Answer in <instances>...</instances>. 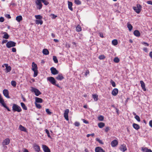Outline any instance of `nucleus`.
<instances>
[{"label": "nucleus", "mask_w": 152, "mask_h": 152, "mask_svg": "<svg viewBox=\"0 0 152 152\" xmlns=\"http://www.w3.org/2000/svg\"><path fill=\"white\" fill-rule=\"evenodd\" d=\"M32 70L34 72V77H36L38 74L37 67V65L34 62H32Z\"/></svg>", "instance_id": "nucleus-1"}, {"label": "nucleus", "mask_w": 152, "mask_h": 152, "mask_svg": "<svg viewBox=\"0 0 152 152\" xmlns=\"http://www.w3.org/2000/svg\"><path fill=\"white\" fill-rule=\"evenodd\" d=\"M12 110L14 112L17 111L18 112H20L22 111V109L20 107L15 104H13Z\"/></svg>", "instance_id": "nucleus-2"}, {"label": "nucleus", "mask_w": 152, "mask_h": 152, "mask_svg": "<svg viewBox=\"0 0 152 152\" xmlns=\"http://www.w3.org/2000/svg\"><path fill=\"white\" fill-rule=\"evenodd\" d=\"M141 6L140 4H137V5L136 7H133V9L136 13L139 14L141 11Z\"/></svg>", "instance_id": "nucleus-3"}, {"label": "nucleus", "mask_w": 152, "mask_h": 152, "mask_svg": "<svg viewBox=\"0 0 152 152\" xmlns=\"http://www.w3.org/2000/svg\"><path fill=\"white\" fill-rule=\"evenodd\" d=\"M42 1V0H35L37 8L39 10H41L42 8V5L41 3Z\"/></svg>", "instance_id": "nucleus-4"}, {"label": "nucleus", "mask_w": 152, "mask_h": 152, "mask_svg": "<svg viewBox=\"0 0 152 152\" xmlns=\"http://www.w3.org/2000/svg\"><path fill=\"white\" fill-rule=\"evenodd\" d=\"M16 43L15 42L12 41H10L7 43L6 46L8 48H9L15 46L16 45Z\"/></svg>", "instance_id": "nucleus-5"}, {"label": "nucleus", "mask_w": 152, "mask_h": 152, "mask_svg": "<svg viewBox=\"0 0 152 152\" xmlns=\"http://www.w3.org/2000/svg\"><path fill=\"white\" fill-rule=\"evenodd\" d=\"M31 91L32 92H34L35 93V95L38 96L39 95L41 94V92L37 88L34 87H32Z\"/></svg>", "instance_id": "nucleus-6"}, {"label": "nucleus", "mask_w": 152, "mask_h": 152, "mask_svg": "<svg viewBox=\"0 0 152 152\" xmlns=\"http://www.w3.org/2000/svg\"><path fill=\"white\" fill-rule=\"evenodd\" d=\"M47 80L48 81H49L53 85L55 84L56 83V81L55 78L52 77H47Z\"/></svg>", "instance_id": "nucleus-7"}, {"label": "nucleus", "mask_w": 152, "mask_h": 152, "mask_svg": "<svg viewBox=\"0 0 152 152\" xmlns=\"http://www.w3.org/2000/svg\"><path fill=\"white\" fill-rule=\"evenodd\" d=\"M69 112V110L68 109H66L65 111L64 114V117L66 121L69 120V118H68V113Z\"/></svg>", "instance_id": "nucleus-8"}, {"label": "nucleus", "mask_w": 152, "mask_h": 152, "mask_svg": "<svg viewBox=\"0 0 152 152\" xmlns=\"http://www.w3.org/2000/svg\"><path fill=\"white\" fill-rule=\"evenodd\" d=\"M50 70L52 74L53 75L57 74L58 73V71L57 70L56 68L53 67H52L51 68Z\"/></svg>", "instance_id": "nucleus-9"}, {"label": "nucleus", "mask_w": 152, "mask_h": 152, "mask_svg": "<svg viewBox=\"0 0 152 152\" xmlns=\"http://www.w3.org/2000/svg\"><path fill=\"white\" fill-rule=\"evenodd\" d=\"M42 148L44 152H50V150L46 145H42Z\"/></svg>", "instance_id": "nucleus-10"}, {"label": "nucleus", "mask_w": 152, "mask_h": 152, "mask_svg": "<svg viewBox=\"0 0 152 152\" xmlns=\"http://www.w3.org/2000/svg\"><path fill=\"white\" fill-rule=\"evenodd\" d=\"M3 94L4 96L7 98H10V97L9 95V92L7 90L5 89L3 90Z\"/></svg>", "instance_id": "nucleus-11"}, {"label": "nucleus", "mask_w": 152, "mask_h": 152, "mask_svg": "<svg viewBox=\"0 0 152 152\" xmlns=\"http://www.w3.org/2000/svg\"><path fill=\"white\" fill-rule=\"evenodd\" d=\"M120 150L123 152H124L127 150L126 145L124 144L121 145L120 147Z\"/></svg>", "instance_id": "nucleus-12"}, {"label": "nucleus", "mask_w": 152, "mask_h": 152, "mask_svg": "<svg viewBox=\"0 0 152 152\" xmlns=\"http://www.w3.org/2000/svg\"><path fill=\"white\" fill-rule=\"evenodd\" d=\"M10 142V140L9 138H6L2 142V144L3 145H8Z\"/></svg>", "instance_id": "nucleus-13"}, {"label": "nucleus", "mask_w": 152, "mask_h": 152, "mask_svg": "<svg viewBox=\"0 0 152 152\" xmlns=\"http://www.w3.org/2000/svg\"><path fill=\"white\" fill-rule=\"evenodd\" d=\"M33 147L35 151H37V152H39L40 151V147L39 145L37 144H34V145Z\"/></svg>", "instance_id": "nucleus-14"}, {"label": "nucleus", "mask_w": 152, "mask_h": 152, "mask_svg": "<svg viewBox=\"0 0 152 152\" xmlns=\"http://www.w3.org/2000/svg\"><path fill=\"white\" fill-rule=\"evenodd\" d=\"M95 152H105V151L101 147H96L95 149Z\"/></svg>", "instance_id": "nucleus-15"}, {"label": "nucleus", "mask_w": 152, "mask_h": 152, "mask_svg": "<svg viewBox=\"0 0 152 152\" xmlns=\"http://www.w3.org/2000/svg\"><path fill=\"white\" fill-rule=\"evenodd\" d=\"M4 65L6 67V73H8L10 72L11 70V67L10 66H8V64H5Z\"/></svg>", "instance_id": "nucleus-16"}, {"label": "nucleus", "mask_w": 152, "mask_h": 152, "mask_svg": "<svg viewBox=\"0 0 152 152\" xmlns=\"http://www.w3.org/2000/svg\"><path fill=\"white\" fill-rule=\"evenodd\" d=\"M118 144V142L117 140H115L111 142V145L112 147H115Z\"/></svg>", "instance_id": "nucleus-17"}, {"label": "nucleus", "mask_w": 152, "mask_h": 152, "mask_svg": "<svg viewBox=\"0 0 152 152\" xmlns=\"http://www.w3.org/2000/svg\"><path fill=\"white\" fill-rule=\"evenodd\" d=\"M118 93V90L117 88H114L112 91V94L114 96H116Z\"/></svg>", "instance_id": "nucleus-18"}, {"label": "nucleus", "mask_w": 152, "mask_h": 152, "mask_svg": "<svg viewBox=\"0 0 152 152\" xmlns=\"http://www.w3.org/2000/svg\"><path fill=\"white\" fill-rule=\"evenodd\" d=\"M140 83L141 84V86L144 91H145L146 90V89L145 88V84L143 81L142 80H141L140 81Z\"/></svg>", "instance_id": "nucleus-19"}, {"label": "nucleus", "mask_w": 152, "mask_h": 152, "mask_svg": "<svg viewBox=\"0 0 152 152\" xmlns=\"http://www.w3.org/2000/svg\"><path fill=\"white\" fill-rule=\"evenodd\" d=\"M64 78V77H63L62 74H59L56 77V79L57 80L60 81L61 80Z\"/></svg>", "instance_id": "nucleus-20"}, {"label": "nucleus", "mask_w": 152, "mask_h": 152, "mask_svg": "<svg viewBox=\"0 0 152 152\" xmlns=\"http://www.w3.org/2000/svg\"><path fill=\"white\" fill-rule=\"evenodd\" d=\"M142 150L143 152H152L151 149H149L146 147H142Z\"/></svg>", "instance_id": "nucleus-21"}, {"label": "nucleus", "mask_w": 152, "mask_h": 152, "mask_svg": "<svg viewBox=\"0 0 152 152\" xmlns=\"http://www.w3.org/2000/svg\"><path fill=\"white\" fill-rule=\"evenodd\" d=\"M134 34L137 37H139L140 36V34L139 31L137 30H135L134 32Z\"/></svg>", "instance_id": "nucleus-22"}, {"label": "nucleus", "mask_w": 152, "mask_h": 152, "mask_svg": "<svg viewBox=\"0 0 152 152\" xmlns=\"http://www.w3.org/2000/svg\"><path fill=\"white\" fill-rule=\"evenodd\" d=\"M68 6L69 9L71 11L73 10V8L72 7V4L71 2L68 1Z\"/></svg>", "instance_id": "nucleus-23"}, {"label": "nucleus", "mask_w": 152, "mask_h": 152, "mask_svg": "<svg viewBox=\"0 0 152 152\" xmlns=\"http://www.w3.org/2000/svg\"><path fill=\"white\" fill-rule=\"evenodd\" d=\"M19 129L21 131L24 132H26V128L23 126L22 125H20L19 126Z\"/></svg>", "instance_id": "nucleus-24"}, {"label": "nucleus", "mask_w": 152, "mask_h": 152, "mask_svg": "<svg viewBox=\"0 0 152 152\" xmlns=\"http://www.w3.org/2000/svg\"><path fill=\"white\" fill-rule=\"evenodd\" d=\"M133 127L136 130H138L140 128V126L137 124L133 123L132 125Z\"/></svg>", "instance_id": "nucleus-25"}, {"label": "nucleus", "mask_w": 152, "mask_h": 152, "mask_svg": "<svg viewBox=\"0 0 152 152\" xmlns=\"http://www.w3.org/2000/svg\"><path fill=\"white\" fill-rule=\"evenodd\" d=\"M43 100L42 99L40 98H39L37 97H36L35 98V102L37 103H42V102Z\"/></svg>", "instance_id": "nucleus-26"}, {"label": "nucleus", "mask_w": 152, "mask_h": 152, "mask_svg": "<svg viewBox=\"0 0 152 152\" xmlns=\"http://www.w3.org/2000/svg\"><path fill=\"white\" fill-rule=\"evenodd\" d=\"M127 26L128 28L129 31H131L132 29L133 26H132L129 23V22H128L127 24Z\"/></svg>", "instance_id": "nucleus-27"}, {"label": "nucleus", "mask_w": 152, "mask_h": 152, "mask_svg": "<svg viewBox=\"0 0 152 152\" xmlns=\"http://www.w3.org/2000/svg\"><path fill=\"white\" fill-rule=\"evenodd\" d=\"M98 127L100 128H102L105 126V124L103 122H100L98 124Z\"/></svg>", "instance_id": "nucleus-28"}, {"label": "nucleus", "mask_w": 152, "mask_h": 152, "mask_svg": "<svg viewBox=\"0 0 152 152\" xmlns=\"http://www.w3.org/2000/svg\"><path fill=\"white\" fill-rule=\"evenodd\" d=\"M16 20L18 22H20L22 20V16L21 15L17 16L16 17Z\"/></svg>", "instance_id": "nucleus-29"}, {"label": "nucleus", "mask_w": 152, "mask_h": 152, "mask_svg": "<svg viewBox=\"0 0 152 152\" xmlns=\"http://www.w3.org/2000/svg\"><path fill=\"white\" fill-rule=\"evenodd\" d=\"M42 53L44 55H47L49 54V52L47 49H44L42 50Z\"/></svg>", "instance_id": "nucleus-30"}, {"label": "nucleus", "mask_w": 152, "mask_h": 152, "mask_svg": "<svg viewBox=\"0 0 152 152\" xmlns=\"http://www.w3.org/2000/svg\"><path fill=\"white\" fill-rule=\"evenodd\" d=\"M20 104L21 106L22 107L23 110H27V107L25 105V104H24V103L23 102H21Z\"/></svg>", "instance_id": "nucleus-31"}, {"label": "nucleus", "mask_w": 152, "mask_h": 152, "mask_svg": "<svg viewBox=\"0 0 152 152\" xmlns=\"http://www.w3.org/2000/svg\"><path fill=\"white\" fill-rule=\"evenodd\" d=\"M3 34H4V35L3 36V38L6 39H8L9 38V36L7 33L6 32H4L3 33Z\"/></svg>", "instance_id": "nucleus-32"}, {"label": "nucleus", "mask_w": 152, "mask_h": 152, "mask_svg": "<svg viewBox=\"0 0 152 152\" xmlns=\"http://www.w3.org/2000/svg\"><path fill=\"white\" fill-rule=\"evenodd\" d=\"M95 101H97L98 99V96L96 94H93L92 95Z\"/></svg>", "instance_id": "nucleus-33"}, {"label": "nucleus", "mask_w": 152, "mask_h": 152, "mask_svg": "<svg viewBox=\"0 0 152 152\" xmlns=\"http://www.w3.org/2000/svg\"><path fill=\"white\" fill-rule=\"evenodd\" d=\"M35 23L37 24H40V25H42L43 23V21L41 20H35Z\"/></svg>", "instance_id": "nucleus-34"}, {"label": "nucleus", "mask_w": 152, "mask_h": 152, "mask_svg": "<svg viewBox=\"0 0 152 152\" xmlns=\"http://www.w3.org/2000/svg\"><path fill=\"white\" fill-rule=\"evenodd\" d=\"M112 42V44L114 46L117 45L118 44V41L116 39H114L113 40Z\"/></svg>", "instance_id": "nucleus-35"}, {"label": "nucleus", "mask_w": 152, "mask_h": 152, "mask_svg": "<svg viewBox=\"0 0 152 152\" xmlns=\"http://www.w3.org/2000/svg\"><path fill=\"white\" fill-rule=\"evenodd\" d=\"M76 31L78 32L80 31H81V28L79 25H78L76 28Z\"/></svg>", "instance_id": "nucleus-36"}, {"label": "nucleus", "mask_w": 152, "mask_h": 152, "mask_svg": "<svg viewBox=\"0 0 152 152\" xmlns=\"http://www.w3.org/2000/svg\"><path fill=\"white\" fill-rule=\"evenodd\" d=\"M35 18L36 19L41 20L42 18V16L40 15H36L35 16Z\"/></svg>", "instance_id": "nucleus-37"}, {"label": "nucleus", "mask_w": 152, "mask_h": 152, "mask_svg": "<svg viewBox=\"0 0 152 152\" xmlns=\"http://www.w3.org/2000/svg\"><path fill=\"white\" fill-rule=\"evenodd\" d=\"M11 85L14 87H15L16 86V83L15 81L12 80L11 82Z\"/></svg>", "instance_id": "nucleus-38"}, {"label": "nucleus", "mask_w": 152, "mask_h": 152, "mask_svg": "<svg viewBox=\"0 0 152 152\" xmlns=\"http://www.w3.org/2000/svg\"><path fill=\"white\" fill-rule=\"evenodd\" d=\"M53 60L55 63H58V60L56 56H53Z\"/></svg>", "instance_id": "nucleus-39"}, {"label": "nucleus", "mask_w": 152, "mask_h": 152, "mask_svg": "<svg viewBox=\"0 0 152 152\" xmlns=\"http://www.w3.org/2000/svg\"><path fill=\"white\" fill-rule=\"evenodd\" d=\"M104 117L103 116L100 115L98 117V119L99 121H103Z\"/></svg>", "instance_id": "nucleus-40"}, {"label": "nucleus", "mask_w": 152, "mask_h": 152, "mask_svg": "<svg viewBox=\"0 0 152 152\" xmlns=\"http://www.w3.org/2000/svg\"><path fill=\"white\" fill-rule=\"evenodd\" d=\"M45 131L46 133H47V136L48 137L50 138H51V137L50 134V133L49 132V131L47 129H45Z\"/></svg>", "instance_id": "nucleus-41"}, {"label": "nucleus", "mask_w": 152, "mask_h": 152, "mask_svg": "<svg viewBox=\"0 0 152 152\" xmlns=\"http://www.w3.org/2000/svg\"><path fill=\"white\" fill-rule=\"evenodd\" d=\"M120 60L117 57H115L114 59V61L116 63L119 62Z\"/></svg>", "instance_id": "nucleus-42"}, {"label": "nucleus", "mask_w": 152, "mask_h": 152, "mask_svg": "<svg viewBox=\"0 0 152 152\" xmlns=\"http://www.w3.org/2000/svg\"><path fill=\"white\" fill-rule=\"evenodd\" d=\"M75 3L77 5H80L81 4V2L79 0H75Z\"/></svg>", "instance_id": "nucleus-43"}, {"label": "nucleus", "mask_w": 152, "mask_h": 152, "mask_svg": "<svg viewBox=\"0 0 152 152\" xmlns=\"http://www.w3.org/2000/svg\"><path fill=\"white\" fill-rule=\"evenodd\" d=\"M110 83L113 87H115L116 86L115 82L112 80H110Z\"/></svg>", "instance_id": "nucleus-44"}, {"label": "nucleus", "mask_w": 152, "mask_h": 152, "mask_svg": "<svg viewBox=\"0 0 152 152\" xmlns=\"http://www.w3.org/2000/svg\"><path fill=\"white\" fill-rule=\"evenodd\" d=\"M134 118L138 122L140 121V117L137 115H136L134 116Z\"/></svg>", "instance_id": "nucleus-45"}, {"label": "nucleus", "mask_w": 152, "mask_h": 152, "mask_svg": "<svg viewBox=\"0 0 152 152\" xmlns=\"http://www.w3.org/2000/svg\"><path fill=\"white\" fill-rule=\"evenodd\" d=\"M42 1L45 5H47L49 4V2L46 0H42Z\"/></svg>", "instance_id": "nucleus-46"}, {"label": "nucleus", "mask_w": 152, "mask_h": 152, "mask_svg": "<svg viewBox=\"0 0 152 152\" xmlns=\"http://www.w3.org/2000/svg\"><path fill=\"white\" fill-rule=\"evenodd\" d=\"M46 111L47 114L48 115H50L52 114V113L50 111L49 109H46Z\"/></svg>", "instance_id": "nucleus-47"}, {"label": "nucleus", "mask_w": 152, "mask_h": 152, "mask_svg": "<svg viewBox=\"0 0 152 152\" xmlns=\"http://www.w3.org/2000/svg\"><path fill=\"white\" fill-rule=\"evenodd\" d=\"M105 57L104 55H100L99 57V58L101 60L105 58Z\"/></svg>", "instance_id": "nucleus-48"}, {"label": "nucleus", "mask_w": 152, "mask_h": 152, "mask_svg": "<svg viewBox=\"0 0 152 152\" xmlns=\"http://www.w3.org/2000/svg\"><path fill=\"white\" fill-rule=\"evenodd\" d=\"M35 105L36 107L38 109H40L41 107V106L39 104L35 103Z\"/></svg>", "instance_id": "nucleus-49"}, {"label": "nucleus", "mask_w": 152, "mask_h": 152, "mask_svg": "<svg viewBox=\"0 0 152 152\" xmlns=\"http://www.w3.org/2000/svg\"><path fill=\"white\" fill-rule=\"evenodd\" d=\"M96 140L99 142L100 143H101V144H103V142H102V140H100V139L97 138L96 139Z\"/></svg>", "instance_id": "nucleus-50"}, {"label": "nucleus", "mask_w": 152, "mask_h": 152, "mask_svg": "<svg viewBox=\"0 0 152 152\" xmlns=\"http://www.w3.org/2000/svg\"><path fill=\"white\" fill-rule=\"evenodd\" d=\"M0 103L1 104L2 106L6 108L7 107L6 104L5 103L4 101L2 102V103Z\"/></svg>", "instance_id": "nucleus-51"}, {"label": "nucleus", "mask_w": 152, "mask_h": 152, "mask_svg": "<svg viewBox=\"0 0 152 152\" xmlns=\"http://www.w3.org/2000/svg\"><path fill=\"white\" fill-rule=\"evenodd\" d=\"M74 125L75 126H79L80 125V124L78 122H75L74 123Z\"/></svg>", "instance_id": "nucleus-52"}, {"label": "nucleus", "mask_w": 152, "mask_h": 152, "mask_svg": "<svg viewBox=\"0 0 152 152\" xmlns=\"http://www.w3.org/2000/svg\"><path fill=\"white\" fill-rule=\"evenodd\" d=\"M110 129L109 127H106L105 129V131L106 132H107L110 130Z\"/></svg>", "instance_id": "nucleus-53"}, {"label": "nucleus", "mask_w": 152, "mask_h": 152, "mask_svg": "<svg viewBox=\"0 0 152 152\" xmlns=\"http://www.w3.org/2000/svg\"><path fill=\"white\" fill-rule=\"evenodd\" d=\"M51 16H52V18L53 19L56 18L57 17L56 15H55L54 14H51Z\"/></svg>", "instance_id": "nucleus-54"}, {"label": "nucleus", "mask_w": 152, "mask_h": 152, "mask_svg": "<svg viewBox=\"0 0 152 152\" xmlns=\"http://www.w3.org/2000/svg\"><path fill=\"white\" fill-rule=\"evenodd\" d=\"M5 16L6 17L9 19L10 18H11V17L9 14H6L5 15Z\"/></svg>", "instance_id": "nucleus-55"}, {"label": "nucleus", "mask_w": 152, "mask_h": 152, "mask_svg": "<svg viewBox=\"0 0 152 152\" xmlns=\"http://www.w3.org/2000/svg\"><path fill=\"white\" fill-rule=\"evenodd\" d=\"M4 18L3 17H0V22H3L4 21Z\"/></svg>", "instance_id": "nucleus-56"}, {"label": "nucleus", "mask_w": 152, "mask_h": 152, "mask_svg": "<svg viewBox=\"0 0 152 152\" xmlns=\"http://www.w3.org/2000/svg\"><path fill=\"white\" fill-rule=\"evenodd\" d=\"M89 72L88 70H87L86 71V73H85V75L86 76H87V75L89 74Z\"/></svg>", "instance_id": "nucleus-57"}, {"label": "nucleus", "mask_w": 152, "mask_h": 152, "mask_svg": "<svg viewBox=\"0 0 152 152\" xmlns=\"http://www.w3.org/2000/svg\"><path fill=\"white\" fill-rule=\"evenodd\" d=\"M82 121H83V123H84L85 124H88V121H87V120H86L84 119H82Z\"/></svg>", "instance_id": "nucleus-58"}, {"label": "nucleus", "mask_w": 152, "mask_h": 152, "mask_svg": "<svg viewBox=\"0 0 152 152\" xmlns=\"http://www.w3.org/2000/svg\"><path fill=\"white\" fill-rule=\"evenodd\" d=\"M10 6H15L16 5V4L14 3L13 2H12L10 4Z\"/></svg>", "instance_id": "nucleus-59"}, {"label": "nucleus", "mask_w": 152, "mask_h": 152, "mask_svg": "<svg viewBox=\"0 0 152 152\" xmlns=\"http://www.w3.org/2000/svg\"><path fill=\"white\" fill-rule=\"evenodd\" d=\"M142 44L144 45H145V46H148L149 45V44H148L147 43V42H143L142 43Z\"/></svg>", "instance_id": "nucleus-60"}, {"label": "nucleus", "mask_w": 152, "mask_h": 152, "mask_svg": "<svg viewBox=\"0 0 152 152\" xmlns=\"http://www.w3.org/2000/svg\"><path fill=\"white\" fill-rule=\"evenodd\" d=\"M12 51L13 52H16V49L15 48H12Z\"/></svg>", "instance_id": "nucleus-61"}, {"label": "nucleus", "mask_w": 152, "mask_h": 152, "mask_svg": "<svg viewBox=\"0 0 152 152\" xmlns=\"http://www.w3.org/2000/svg\"><path fill=\"white\" fill-rule=\"evenodd\" d=\"M147 3L148 4L152 5V1H148Z\"/></svg>", "instance_id": "nucleus-62"}, {"label": "nucleus", "mask_w": 152, "mask_h": 152, "mask_svg": "<svg viewBox=\"0 0 152 152\" xmlns=\"http://www.w3.org/2000/svg\"><path fill=\"white\" fill-rule=\"evenodd\" d=\"M143 50L146 52H147L148 51V49L146 48H143Z\"/></svg>", "instance_id": "nucleus-63"}, {"label": "nucleus", "mask_w": 152, "mask_h": 152, "mask_svg": "<svg viewBox=\"0 0 152 152\" xmlns=\"http://www.w3.org/2000/svg\"><path fill=\"white\" fill-rule=\"evenodd\" d=\"M149 124L150 126L152 127V120H151L149 121Z\"/></svg>", "instance_id": "nucleus-64"}]
</instances>
